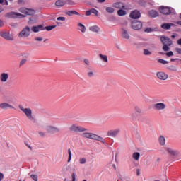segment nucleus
Listing matches in <instances>:
<instances>
[{
    "instance_id": "nucleus-1",
    "label": "nucleus",
    "mask_w": 181,
    "mask_h": 181,
    "mask_svg": "<svg viewBox=\"0 0 181 181\" xmlns=\"http://www.w3.org/2000/svg\"><path fill=\"white\" fill-rule=\"evenodd\" d=\"M81 136H83V138H86L88 139H93L94 141H98L102 144H105V141H104V139L103 137L94 133L84 132L81 134Z\"/></svg>"
},
{
    "instance_id": "nucleus-2",
    "label": "nucleus",
    "mask_w": 181,
    "mask_h": 181,
    "mask_svg": "<svg viewBox=\"0 0 181 181\" xmlns=\"http://www.w3.org/2000/svg\"><path fill=\"white\" fill-rule=\"evenodd\" d=\"M160 42L163 45V50L164 52H169L170 50V48H169L170 46H172L173 42L170 38L166 37V36H161L160 37Z\"/></svg>"
},
{
    "instance_id": "nucleus-3",
    "label": "nucleus",
    "mask_w": 181,
    "mask_h": 181,
    "mask_svg": "<svg viewBox=\"0 0 181 181\" xmlns=\"http://www.w3.org/2000/svg\"><path fill=\"white\" fill-rule=\"evenodd\" d=\"M18 108H19V110H21V111H22L23 113H25V115H26L27 118L30 121H33V119H35V117H33V115H32V109H30V108H25L22 105H19Z\"/></svg>"
},
{
    "instance_id": "nucleus-4",
    "label": "nucleus",
    "mask_w": 181,
    "mask_h": 181,
    "mask_svg": "<svg viewBox=\"0 0 181 181\" xmlns=\"http://www.w3.org/2000/svg\"><path fill=\"white\" fill-rule=\"evenodd\" d=\"M134 112L132 113L130 115L129 118L134 121V119H136L138 118L139 115H141L142 114V108L138 105H134Z\"/></svg>"
},
{
    "instance_id": "nucleus-5",
    "label": "nucleus",
    "mask_w": 181,
    "mask_h": 181,
    "mask_svg": "<svg viewBox=\"0 0 181 181\" xmlns=\"http://www.w3.org/2000/svg\"><path fill=\"white\" fill-rule=\"evenodd\" d=\"M30 27L26 25L18 34L19 37H29L30 36Z\"/></svg>"
},
{
    "instance_id": "nucleus-6",
    "label": "nucleus",
    "mask_w": 181,
    "mask_h": 181,
    "mask_svg": "<svg viewBox=\"0 0 181 181\" xmlns=\"http://www.w3.org/2000/svg\"><path fill=\"white\" fill-rule=\"evenodd\" d=\"M69 131H71V132H86L88 131V129L81 126H77L76 124H72L69 127Z\"/></svg>"
},
{
    "instance_id": "nucleus-7",
    "label": "nucleus",
    "mask_w": 181,
    "mask_h": 181,
    "mask_svg": "<svg viewBox=\"0 0 181 181\" xmlns=\"http://www.w3.org/2000/svg\"><path fill=\"white\" fill-rule=\"evenodd\" d=\"M0 36L3 37V39H6V40H13V35H11L9 32L0 31Z\"/></svg>"
},
{
    "instance_id": "nucleus-8",
    "label": "nucleus",
    "mask_w": 181,
    "mask_h": 181,
    "mask_svg": "<svg viewBox=\"0 0 181 181\" xmlns=\"http://www.w3.org/2000/svg\"><path fill=\"white\" fill-rule=\"evenodd\" d=\"M132 29L134 30H139V29H142V23L139 21L134 20L132 22Z\"/></svg>"
},
{
    "instance_id": "nucleus-9",
    "label": "nucleus",
    "mask_w": 181,
    "mask_h": 181,
    "mask_svg": "<svg viewBox=\"0 0 181 181\" xmlns=\"http://www.w3.org/2000/svg\"><path fill=\"white\" fill-rule=\"evenodd\" d=\"M24 16H23L19 13H16V12H10V13H7L6 14V18H9L11 19H15L16 18H24Z\"/></svg>"
},
{
    "instance_id": "nucleus-10",
    "label": "nucleus",
    "mask_w": 181,
    "mask_h": 181,
    "mask_svg": "<svg viewBox=\"0 0 181 181\" xmlns=\"http://www.w3.org/2000/svg\"><path fill=\"white\" fill-rule=\"evenodd\" d=\"M153 110H156V111H162L166 108V104L163 103H158L153 105Z\"/></svg>"
},
{
    "instance_id": "nucleus-11",
    "label": "nucleus",
    "mask_w": 181,
    "mask_h": 181,
    "mask_svg": "<svg viewBox=\"0 0 181 181\" xmlns=\"http://www.w3.org/2000/svg\"><path fill=\"white\" fill-rule=\"evenodd\" d=\"M156 77L158 80L165 81V80H168L169 76L163 71H158L156 73Z\"/></svg>"
},
{
    "instance_id": "nucleus-12",
    "label": "nucleus",
    "mask_w": 181,
    "mask_h": 181,
    "mask_svg": "<svg viewBox=\"0 0 181 181\" xmlns=\"http://www.w3.org/2000/svg\"><path fill=\"white\" fill-rule=\"evenodd\" d=\"M159 11L160 13H163V15H170L172 13L170 8L169 7L160 6L159 8Z\"/></svg>"
},
{
    "instance_id": "nucleus-13",
    "label": "nucleus",
    "mask_w": 181,
    "mask_h": 181,
    "mask_svg": "<svg viewBox=\"0 0 181 181\" xmlns=\"http://www.w3.org/2000/svg\"><path fill=\"white\" fill-rule=\"evenodd\" d=\"M13 106L6 102L0 103V110H13Z\"/></svg>"
},
{
    "instance_id": "nucleus-14",
    "label": "nucleus",
    "mask_w": 181,
    "mask_h": 181,
    "mask_svg": "<svg viewBox=\"0 0 181 181\" xmlns=\"http://www.w3.org/2000/svg\"><path fill=\"white\" fill-rule=\"evenodd\" d=\"M20 12H22V13H24L25 15H35V11L26 8H21Z\"/></svg>"
},
{
    "instance_id": "nucleus-15",
    "label": "nucleus",
    "mask_w": 181,
    "mask_h": 181,
    "mask_svg": "<svg viewBox=\"0 0 181 181\" xmlns=\"http://www.w3.org/2000/svg\"><path fill=\"white\" fill-rule=\"evenodd\" d=\"M121 132V129H116L115 130H110L107 132V136H112V138H115L118 134Z\"/></svg>"
},
{
    "instance_id": "nucleus-16",
    "label": "nucleus",
    "mask_w": 181,
    "mask_h": 181,
    "mask_svg": "<svg viewBox=\"0 0 181 181\" xmlns=\"http://www.w3.org/2000/svg\"><path fill=\"white\" fill-rule=\"evenodd\" d=\"M9 78V74L3 72L0 74L1 83H6Z\"/></svg>"
},
{
    "instance_id": "nucleus-17",
    "label": "nucleus",
    "mask_w": 181,
    "mask_h": 181,
    "mask_svg": "<svg viewBox=\"0 0 181 181\" xmlns=\"http://www.w3.org/2000/svg\"><path fill=\"white\" fill-rule=\"evenodd\" d=\"M122 37L123 39H126L127 40H129L131 36L129 35V33H128V30H125L124 28H122L121 31Z\"/></svg>"
},
{
    "instance_id": "nucleus-18",
    "label": "nucleus",
    "mask_w": 181,
    "mask_h": 181,
    "mask_svg": "<svg viewBox=\"0 0 181 181\" xmlns=\"http://www.w3.org/2000/svg\"><path fill=\"white\" fill-rule=\"evenodd\" d=\"M130 18L132 19H139L141 18V13L138 10H135L130 13Z\"/></svg>"
},
{
    "instance_id": "nucleus-19",
    "label": "nucleus",
    "mask_w": 181,
    "mask_h": 181,
    "mask_svg": "<svg viewBox=\"0 0 181 181\" xmlns=\"http://www.w3.org/2000/svg\"><path fill=\"white\" fill-rule=\"evenodd\" d=\"M31 30L34 32V33H37V32H40V30H45V27H43V25H42L37 26H33L31 28Z\"/></svg>"
},
{
    "instance_id": "nucleus-20",
    "label": "nucleus",
    "mask_w": 181,
    "mask_h": 181,
    "mask_svg": "<svg viewBox=\"0 0 181 181\" xmlns=\"http://www.w3.org/2000/svg\"><path fill=\"white\" fill-rule=\"evenodd\" d=\"M89 30H90V32H94L95 33H100L101 28L98 25H93L89 27Z\"/></svg>"
},
{
    "instance_id": "nucleus-21",
    "label": "nucleus",
    "mask_w": 181,
    "mask_h": 181,
    "mask_svg": "<svg viewBox=\"0 0 181 181\" xmlns=\"http://www.w3.org/2000/svg\"><path fill=\"white\" fill-rule=\"evenodd\" d=\"M64 13L67 16H73V15H77V16L80 15L79 12H77L76 11H73V10L64 11Z\"/></svg>"
},
{
    "instance_id": "nucleus-22",
    "label": "nucleus",
    "mask_w": 181,
    "mask_h": 181,
    "mask_svg": "<svg viewBox=\"0 0 181 181\" xmlns=\"http://www.w3.org/2000/svg\"><path fill=\"white\" fill-rule=\"evenodd\" d=\"M172 26H173V23H165L161 25V28H162L163 29H165V30H169V29H170V28H171Z\"/></svg>"
},
{
    "instance_id": "nucleus-23",
    "label": "nucleus",
    "mask_w": 181,
    "mask_h": 181,
    "mask_svg": "<svg viewBox=\"0 0 181 181\" xmlns=\"http://www.w3.org/2000/svg\"><path fill=\"white\" fill-rule=\"evenodd\" d=\"M167 151L168 153H170V155H173V156H176L179 155V151H177L176 150H173V148H168Z\"/></svg>"
},
{
    "instance_id": "nucleus-24",
    "label": "nucleus",
    "mask_w": 181,
    "mask_h": 181,
    "mask_svg": "<svg viewBox=\"0 0 181 181\" xmlns=\"http://www.w3.org/2000/svg\"><path fill=\"white\" fill-rule=\"evenodd\" d=\"M149 16H151V18H156L157 16H159V13H158V11H155V10H151L148 12Z\"/></svg>"
},
{
    "instance_id": "nucleus-25",
    "label": "nucleus",
    "mask_w": 181,
    "mask_h": 181,
    "mask_svg": "<svg viewBox=\"0 0 181 181\" xmlns=\"http://www.w3.org/2000/svg\"><path fill=\"white\" fill-rule=\"evenodd\" d=\"M99 57L104 63H108V56L100 54Z\"/></svg>"
},
{
    "instance_id": "nucleus-26",
    "label": "nucleus",
    "mask_w": 181,
    "mask_h": 181,
    "mask_svg": "<svg viewBox=\"0 0 181 181\" xmlns=\"http://www.w3.org/2000/svg\"><path fill=\"white\" fill-rule=\"evenodd\" d=\"M113 7L117 8V9H121V8H125V6L121 2H117L113 4Z\"/></svg>"
},
{
    "instance_id": "nucleus-27",
    "label": "nucleus",
    "mask_w": 181,
    "mask_h": 181,
    "mask_svg": "<svg viewBox=\"0 0 181 181\" xmlns=\"http://www.w3.org/2000/svg\"><path fill=\"white\" fill-rule=\"evenodd\" d=\"M158 141H159L160 145H161L162 146H163V145H165V144H166V139H165V136H160Z\"/></svg>"
},
{
    "instance_id": "nucleus-28",
    "label": "nucleus",
    "mask_w": 181,
    "mask_h": 181,
    "mask_svg": "<svg viewBox=\"0 0 181 181\" xmlns=\"http://www.w3.org/2000/svg\"><path fill=\"white\" fill-rule=\"evenodd\" d=\"M78 29L82 32V33H86V26L81 23H78Z\"/></svg>"
},
{
    "instance_id": "nucleus-29",
    "label": "nucleus",
    "mask_w": 181,
    "mask_h": 181,
    "mask_svg": "<svg viewBox=\"0 0 181 181\" xmlns=\"http://www.w3.org/2000/svg\"><path fill=\"white\" fill-rule=\"evenodd\" d=\"M56 6H64L66 5V2L63 0H58L55 2Z\"/></svg>"
},
{
    "instance_id": "nucleus-30",
    "label": "nucleus",
    "mask_w": 181,
    "mask_h": 181,
    "mask_svg": "<svg viewBox=\"0 0 181 181\" xmlns=\"http://www.w3.org/2000/svg\"><path fill=\"white\" fill-rule=\"evenodd\" d=\"M140 156H141V153H139V152H135L132 155V158L133 159H134V160H139Z\"/></svg>"
},
{
    "instance_id": "nucleus-31",
    "label": "nucleus",
    "mask_w": 181,
    "mask_h": 181,
    "mask_svg": "<svg viewBox=\"0 0 181 181\" xmlns=\"http://www.w3.org/2000/svg\"><path fill=\"white\" fill-rule=\"evenodd\" d=\"M117 15L119 16H124V15H127V11H125L124 10L120 9L117 11Z\"/></svg>"
},
{
    "instance_id": "nucleus-32",
    "label": "nucleus",
    "mask_w": 181,
    "mask_h": 181,
    "mask_svg": "<svg viewBox=\"0 0 181 181\" xmlns=\"http://www.w3.org/2000/svg\"><path fill=\"white\" fill-rule=\"evenodd\" d=\"M54 28H56V25H49L44 28V29L47 30L48 32H50V30H53Z\"/></svg>"
},
{
    "instance_id": "nucleus-33",
    "label": "nucleus",
    "mask_w": 181,
    "mask_h": 181,
    "mask_svg": "<svg viewBox=\"0 0 181 181\" xmlns=\"http://www.w3.org/2000/svg\"><path fill=\"white\" fill-rule=\"evenodd\" d=\"M144 54L145 56H151V54H152V52H151V51L146 49H144Z\"/></svg>"
},
{
    "instance_id": "nucleus-34",
    "label": "nucleus",
    "mask_w": 181,
    "mask_h": 181,
    "mask_svg": "<svg viewBox=\"0 0 181 181\" xmlns=\"http://www.w3.org/2000/svg\"><path fill=\"white\" fill-rule=\"evenodd\" d=\"M168 69L169 70H170V71H177V68H176V66L173 65L170 66Z\"/></svg>"
},
{
    "instance_id": "nucleus-35",
    "label": "nucleus",
    "mask_w": 181,
    "mask_h": 181,
    "mask_svg": "<svg viewBox=\"0 0 181 181\" xmlns=\"http://www.w3.org/2000/svg\"><path fill=\"white\" fill-rule=\"evenodd\" d=\"M106 11L108 13H114V8L112 7H107Z\"/></svg>"
},
{
    "instance_id": "nucleus-36",
    "label": "nucleus",
    "mask_w": 181,
    "mask_h": 181,
    "mask_svg": "<svg viewBox=\"0 0 181 181\" xmlns=\"http://www.w3.org/2000/svg\"><path fill=\"white\" fill-rule=\"evenodd\" d=\"M86 162H87V160L86 159V158H79V163L81 165H84V163H86Z\"/></svg>"
},
{
    "instance_id": "nucleus-37",
    "label": "nucleus",
    "mask_w": 181,
    "mask_h": 181,
    "mask_svg": "<svg viewBox=\"0 0 181 181\" xmlns=\"http://www.w3.org/2000/svg\"><path fill=\"white\" fill-rule=\"evenodd\" d=\"M90 13L95 15V16H98V11H97L95 8H91Z\"/></svg>"
},
{
    "instance_id": "nucleus-38",
    "label": "nucleus",
    "mask_w": 181,
    "mask_h": 181,
    "mask_svg": "<svg viewBox=\"0 0 181 181\" xmlns=\"http://www.w3.org/2000/svg\"><path fill=\"white\" fill-rule=\"evenodd\" d=\"M158 63H160L161 64H168V61L162 59H159L158 60Z\"/></svg>"
},
{
    "instance_id": "nucleus-39",
    "label": "nucleus",
    "mask_w": 181,
    "mask_h": 181,
    "mask_svg": "<svg viewBox=\"0 0 181 181\" xmlns=\"http://www.w3.org/2000/svg\"><path fill=\"white\" fill-rule=\"evenodd\" d=\"M69 158L68 163L71 160V150L70 148L68 149Z\"/></svg>"
},
{
    "instance_id": "nucleus-40",
    "label": "nucleus",
    "mask_w": 181,
    "mask_h": 181,
    "mask_svg": "<svg viewBox=\"0 0 181 181\" xmlns=\"http://www.w3.org/2000/svg\"><path fill=\"white\" fill-rule=\"evenodd\" d=\"M57 21H61V22H66V17L60 16L57 18Z\"/></svg>"
},
{
    "instance_id": "nucleus-41",
    "label": "nucleus",
    "mask_w": 181,
    "mask_h": 181,
    "mask_svg": "<svg viewBox=\"0 0 181 181\" xmlns=\"http://www.w3.org/2000/svg\"><path fill=\"white\" fill-rule=\"evenodd\" d=\"M35 42H42L43 37H35Z\"/></svg>"
},
{
    "instance_id": "nucleus-42",
    "label": "nucleus",
    "mask_w": 181,
    "mask_h": 181,
    "mask_svg": "<svg viewBox=\"0 0 181 181\" xmlns=\"http://www.w3.org/2000/svg\"><path fill=\"white\" fill-rule=\"evenodd\" d=\"M26 62H28V60L26 59H22L20 62V67H21V66H23V64H25L26 63Z\"/></svg>"
},
{
    "instance_id": "nucleus-43",
    "label": "nucleus",
    "mask_w": 181,
    "mask_h": 181,
    "mask_svg": "<svg viewBox=\"0 0 181 181\" xmlns=\"http://www.w3.org/2000/svg\"><path fill=\"white\" fill-rule=\"evenodd\" d=\"M30 177H31V179H33V180L37 181V175L33 174L30 175Z\"/></svg>"
},
{
    "instance_id": "nucleus-44",
    "label": "nucleus",
    "mask_w": 181,
    "mask_h": 181,
    "mask_svg": "<svg viewBox=\"0 0 181 181\" xmlns=\"http://www.w3.org/2000/svg\"><path fill=\"white\" fill-rule=\"evenodd\" d=\"M83 63H85L86 66H90V60H88V59H83Z\"/></svg>"
},
{
    "instance_id": "nucleus-45",
    "label": "nucleus",
    "mask_w": 181,
    "mask_h": 181,
    "mask_svg": "<svg viewBox=\"0 0 181 181\" xmlns=\"http://www.w3.org/2000/svg\"><path fill=\"white\" fill-rule=\"evenodd\" d=\"M88 76H89V77H94V72L93 71L88 72Z\"/></svg>"
},
{
    "instance_id": "nucleus-46",
    "label": "nucleus",
    "mask_w": 181,
    "mask_h": 181,
    "mask_svg": "<svg viewBox=\"0 0 181 181\" xmlns=\"http://www.w3.org/2000/svg\"><path fill=\"white\" fill-rule=\"evenodd\" d=\"M144 32H146L147 33H151V32H152V28H147L145 29Z\"/></svg>"
},
{
    "instance_id": "nucleus-47",
    "label": "nucleus",
    "mask_w": 181,
    "mask_h": 181,
    "mask_svg": "<svg viewBox=\"0 0 181 181\" xmlns=\"http://www.w3.org/2000/svg\"><path fill=\"white\" fill-rule=\"evenodd\" d=\"M166 56H168V57H170V56H173V52L170 51V52H167Z\"/></svg>"
},
{
    "instance_id": "nucleus-48",
    "label": "nucleus",
    "mask_w": 181,
    "mask_h": 181,
    "mask_svg": "<svg viewBox=\"0 0 181 181\" xmlns=\"http://www.w3.org/2000/svg\"><path fill=\"white\" fill-rule=\"evenodd\" d=\"M68 5H76V3H74V1H71V0H69L67 1Z\"/></svg>"
},
{
    "instance_id": "nucleus-49",
    "label": "nucleus",
    "mask_w": 181,
    "mask_h": 181,
    "mask_svg": "<svg viewBox=\"0 0 181 181\" xmlns=\"http://www.w3.org/2000/svg\"><path fill=\"white\" fill-rule=\"evenodd\" d=\"M50 129H53L54 131H57V132H59V131H60V129H59V128H57V127H51Z\"/></svg>"
},
{
    "instance_id": "nucleus-50",
    "label": "nucleus",
    "mask_w": 181,
    "mask_h": 181,
    "mask_svg": "<svg viewBox=\"0 0 181 181\" xmlns=\"http://www.w3.org/2000/svg\"><path fill=\"white\" fill-rule=\"evenodd\" d=\"M175 52H177L178 54H181V48H175Z\"/></svg>"
},
{
    "instance_id": "nucleus-51",
    "label": "nucleus",
    "mask_w": 181,
    "mask_h": 181,
    "mask_svg": "<svg viewBox=\"0 0 181 181\" xmlns=\"http://www.w3.org/2000/svg\"><path fill=\"white\" fill-rule=\"evenodd\" d=\"M72 181H76V173H73L71 175Z\"/></svg>"
},
{
    "instance_id": "nucleus-52",
    "label": "nucleus",
    "mask_w": 181,
    "mask_h": 181,
    "mask_svg": "<svg viewBox=\"0 0 181 181\" xmlns=\"http://www.w3.org/2000/svg\"><path fill=\"white\" fill-rule=\"evenodd\" d=\"M86 16H90V15H91V9L89 11H87L86 12Z\"/></svg>"
},
{
    "instance_id": "nucleus-53",
    "label": "nucleus",
    "mask_w": 181,
    "mask_h": 181,
    "mask_svg": "<svg viewBox=\"0 0 181 181\" xmlns=\"http://www.w3.org/2000/svg\"><path fill=\"white\" fill-rule=\"evenodd\" d=\"M177 43L178 46H181V38L177 40Z\"/></svg>"
},
{
    "instance_id": "nucleus-54",
    "label": "nucleus",
    "mask_w": 181,
    "mask_h": 181,
    "mask_svg": "<svg viewBox=\"0 0 181 181\" xmlns=\"http://www.w3.org/2000/svg\"><path fill=\"white\" fill-rule=\"evenodd\" d=\"M57 26H62V22L56 21Z\"/></svg>"
},
{
    "instance_id": "nucleus-55",
    "label": "nucleus",
    "mask_w": 181,
    "mask_h": 181,
    "mask_svg": "<svg viewBox=\"0 0 181 181\" xmlns=\"http://www.w3.org/2000/svg\"><path fill=\"white\" fill-rule=\"evenodd\" d=\"M3 179H4V175L2 174V173H0V181H2Z\"/></svg>"
},
{
    "instance_id": "nucleus-56",
    "label": "nucleus",
    "mask_w": 181,
    "mask_h": 181,
    "mask_svg": "<svg viewBox=\"0 0 181 181\" xmlns=\"http://www.w3.org/2000/svg\"><path fill=\"white\" fill-rule=\"evenodd\" d=\"M38 134L40 136H45V133H43L42 132H40Z\"/></svg>"
},
{
    "instance_id": "nucleus-57",
    "label": "nucleus",
    "mask_w": 181,
    "mask_h": 181,
    "mask_svg": "<svg viewBox=\"0 0 181 181\" xmlns=\"http://www.w3.org/2000/svg\"><path fill=\"white\" fill-rule=\"evenodd\" d=\"M4 26V21L2 20H0V28H2Z\"/></svg>"
},
{
    "instance_id": "nucleus-58",
    "label": "nucleus",
    "mask_w": 181,
    "mask_h": 181,
    "mask_svg": "<svg viewBox=\"0 0 181 181\" xmlns=\"http://www.w3.org/2000/svg\"><path fill=\"white\" fill-rule=\"evenodd\" d=\"M117 158H118V153H116L115 156V162H117Z\"/></svg>"
},
{
    "instance_id": "nucleus-59",
    "label": "nucleus",
    "mask_w": 181,
    "mask_h": 181,
    "mask_svg": "<svg viewBox=\"0 0 181 181\" xmlns=\"http://www.w3.org/2000/svg\"><path fill=\"white\" fill-rule=\"evenodd\" d=\"M136 175L137 176H139L141 175V173L139 172V169L136 170Z\"/></svg>"
},
{
    "instance_id": "nucleus-60",
    "label": "nucleus",
    "mask_w": 181,
    "mask_h": 181,
    "mask_svg": "<svg viewBox=\"0 0 181 181\" xmlns=\"http://www.w3.org/2000/svg\"><path fill=\"white\" fill-rule=\"evenodd\" d=\"M98 2H99L100 4H102L103 2H105V0H97Z\"/></svg>"
},
{
    "instance_id": "nucleus-61",
    "label": "nucleus",
    "mask_w": 181,
    "mask_h": 181,
    "mask_svg": "<svg viewBox=\"0 0 181 181\" xmlns=\"http://www.w3.org/2000/svg\"><path fill=\"white\" fill-rule=\"evenodd\" d=\"M4 5H9L8 0H4Z\"/></svg>"
},
{
    "instance_id": "nucleus-62",
    "label": "nucleus",
    "mask_w": 181,
    "mask_h": 181,
    "mask_svg": "<svg viewBox=\"0 0 181 181\" xmlns=\"http://www.w3.org/2000/svg\"><path fill=\"white\" fill-rule=\"evenodd\" d=\"M26 146L29 148V149H30V151H32V146H29L28 144H26Z\"/></svg>"
},
{
    "instance_id": "nucleus-63",
    "label": "nucleus",
    "mask_w": 181,
    "mask_h": 181,
    "mask_svg": "<svg viewBox=\"0 0 181 181\" xmlns=\"http://www.w3.org/2000/svg\"><path fill=\"white\" fill-rule=\"evenodd\" d=\"M18 4H22V2H23V0H18Z\"/></svg>"
},
{
    "instance_id": "nucleus-64",
    "label": "nucleus",
    "mask_w": 181,
    "mask_h": 181,
    "mask_svg": "<svg viewBox=\"0 0 181 181\" xmlns=\"http://www.w3.org/2000/svg\"><path fill=\"white\" fill-rule=\"evenodd\" d=\"M177 25H180L181 26V21H177Z\"/></svg>"
}]
</instances>
